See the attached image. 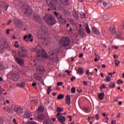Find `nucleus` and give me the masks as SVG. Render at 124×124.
Listing matches in <instances>:
<instances>
[{"label": "nucleus", "mask_w": 124, "mask_h": 124, "mask_svg": "<svg viewBox=\"0 0 124 124\" xmlns=\"http://www.w3.org/2000/svg\"><path fill=\"white\" fill-rule=\"evenodd\" d=\"M31 52L35 51L37 54V57L35 58V59L33 60V62H40L43 58L46 59H49L50 62H58V56L55 54V52L51 50L49 52L48 56L47 55L46 52L44 51V49H42L41 46L38 45L36 48H33L31 49Z\"/></svg>", "instance_id": "obj_1"}, {"label": "nucleus", "mask_w": 124, "mask_h": 124, "mask_svg": "<svg viewBox=\"0 0 124 124\" xmlns=\"http://www.w3.org/2000/svg\"><path fill=\"white\" fill-rule=\"evenodd\" d=\"M44 19L48 25L50 26H53L56 24V20L54 18V16H52L51 15L46 14L44 16Z\"/></svg>", "instance_id": "obj_2"}, {"label": "nucleus", "mask_w": 124, "mask_h": 124, "mask_svg": "<svg viewBox=\"0 0 124 124\" xmlns=\"http://www.w3.org/2000/svg\"><path fill=\"white\" fill-rule=\"evenodd\" d=\"M36 22H38L40 24H41V30L40 31H43L44 33H46L48 30H47V28L44 25V23H42V19L40 18L39 16L36 15L34 16Z\"/></svg>", "instance_id": "obj_3"}, {"label": "nucleus", "mask_w": 124, "mask_h": 124, "mask_svg": "<svg viewBox=\"0 0 124 124\" xmlns=\"http://www.w3.org/2000/svg\"><path fill=\"white\" fill-rule=\"evenodd\" d=\"M21 9L24 12L25 15L31 17V13H32V11L31 10V8H30L28 5L24 4L21 6Z\"/></svg>", "instance_id": "obj_4"}, {"label": "nucleus", "mask_w": 124, "mask_h": 124, "mask_svg": "<svg viewBox=\"0 0 124 124\" xmlns=\"http://www.w3.org/2000/svg\"><path fill=\"white\" fill-rule=\"evenodd\" d=\"M46 2L51 9L53 10H57L58 0H46Z\"/></svg>", "instance_id": "obj_5"}, {"label": "nucleus", "mask_w": 124, "mask_h": 124, "mask_svg": "<svg viewBox=\"0 0 124 124\" xmlns=\"http://www.w3.org/2000/svg\"><path fill=\"white\" fill-rule=\"evenodd\" d=\"M60 44L63 47L69 46V45L70 44V43L69 42V38L67 37H63L60 40Z\"/></svg>", "instance_id": "obj_6"}, {"label": "nucleus", "mask_w": 124, "mask_h": 124, "mask_svg": "<svg viewBox=\"0 0 124 124\" xmlns=\"http://www.w3.org/2000/svg\"><path fill=\"white\" fill-rule=\"evenodd\" d=\"M54 14L61 24H66V20H65V18L62 17L61 14H59L57 12H54Z\"/></svg>", "instance_id": "obj_7"}, {"label": "nucleus", "mask_w": 124, "mask_h": 124, "mask_svg": "<svg viewBox=\"0 0 124 124\" xmlns=\"http://www.w3.org/2000/svg\"><path fill=\"white\" fill-rule=\"evenodd\" d=\"M19 50L17 54L20 58H23L24 57H26L27 56V54H26V52L27 51V49L26 48L24 47H20L19 48Z\"/></svg>", "instance_id": "obj_8"}, {"label": "nucleus", "mask_w": 124, "mask_h": 124, "mask_svg": "<svg viewBox=\"0 0 124 124\" xmlns=\"http://www.w3.org/2000/svg\"><path fill=\"white\" fill-rule=\"evenodd\" d=\"M11 77L14 82H17L18 81L19 78H20V75L19 73L14 72L11 74Z\"/></svg>", "instance_id": "obj_9"}, {"label": "nucleus", "mask_w": 124, "mask_h": 124, "mask_svg": "<svg viewBox=\"0 0 124 124\" xmlns=\"http://www.w3.org/2000/svg\"><path fill=\"white\" fill-rule=\"evenodd\" d=\"M6 46H7V42L3 38L1 39L0 41V51L3 50Z\"/></svg>", "instance_id": "obj_10"}, {"label": "nucleus", "mask_w": 124, "mask_h": 124, "mask_svg": "<svg viewBox=\"0 0 124 124\" xmlns=\"http://www.w3.org/2000/svg\"><path fill=\"white\" fill-rule=\"evenodd\" d=\"M101 4H102V5H103L104 7H105L106 9L110 8V7H112V3H107L105 1H101Z\"/></svg>", "instance_id": "obj_11"}, {"label": "nucleus", "mask_w": 124, "mask_h": 124, "mask_svg": "<svg viewBox=\"0 0 124 124\" xmlns=\"http://www.w3.org/2000/svg\"><path fill=\"white\" fill-rule=\"evenodd\" d=\"M35 120H36V121H39V122L42 123L43 120H45V115L43 114L38 115Z\"/></svg>", "instance_id": "obj_12"}, {"label": "nucleus", "mask_w": 124, "mask_h": 124, "mask_svg": "<svg viewBox=\"0 0 124 124\" xmlns=\"http://www.w3.org/2000/svg\"><path fill=\"white\" fill-rule=\"evenodd\" d=\"M57 117L58 118V120L60 123H63V122H65V117L61 115L60 113H57Z\"/></svg>", "instance_id": "obj_13"}, {"label": "nucleus", "mask_w": 124, "mask_h": 124, "mask_svg": "<svg viewBox=\"0 0 124 124\" xmlns=\"http://www.w3.org/2000/svg\"><path fill=\"white\" fill-rule=\"evenodd\" d=\"M78 32L81 36H83V37L86 36V32H85V29H84V28H79Z\"/></svg>", "instance_id": "obj_14"}, {"label": "nucleus", "mask_w": 124, "mask_h": 124, "mask_svg": "<svg viewBox=\"0 0 124 124\" xmlns=\"http://www.w3.org/2000/svg\"><path fill=\"white\" fill-rule=\"evenodd\" d=\"M60 2L64 5H68L70 4V0H59Z\"/></svg>", "instance_id": "obj_15"}, {"label": "nucleus", "mask_w": 124, "mask_h": 124, "mask_svg": "<svg viewBox=\"0 0 124 124\" xmlns=\"http://www.w3.org/2000/svg\"><path fill=\"white\" fill-rule=\"evenodd\" d=\"M16 61L19 64H20V65H21V66H24V60L16 57Z\"/></svg>", "instance_id": "obj_16"}, {"label": "nucleus", "mask_w": 124, "mask_h": 124, "mask_svg": "<svg viewBox=\"0 0 124 124\" xmlns=\"http://www.w3.org/2000/svg\"><path fill=\"white\" fill-rule=\"evenodd\" d=\"M14 110L15 112H16V113H20L23 112V108H21L15 107Z\"/></svg>", "instance_id": "obj_17"}, {"label": "nucleus", "mask_w": 124, "mask_h": 124, "mask_svg": "<svg viewBox=\"0 0 124 124\" xmlns=\"http://www.w3.org/2000/svg\"><path fill=\"white\" fill-rule=\"evenodd\" d=\"M92 31L93 32L95 33V34H97L98 35H99V34H100L99 31H98V30H97V29H96L95 27L92 28Z\"/></svg>", "instance_id": "obj_18"}, {"label": "nucleus", "mask_w": 124, "mask_h": 124, "mask_svg": "<svg viewBox=\"0 0 124 124\" xmlns=\"http://www.w3.org/2000/svg\"><path fill=\"white\" fill-rule=\"evenodd\" d=\"M16 86L19 88H25V87L26 86V83L24 82H21L19 83H17Z\"/></svg>", "instance_id": "obj_19"}, {"label": "nucleus", "mask_w": 124, "mask_h": 124, "mask_svg": "<svg viewBox=\"0 0 124 124\" xmlns=\"http://www.w3.org/2000/svg\"><path fill=\"white\" fill-rule=\"evenodd\" d=\"M37 70L40 72H43L44 71V67L42 65H40L37 68Z\"/></svg>", "instance_id": "obj_20"}, {"label": "nucleus", "mask_w": 124, "mask_h": 124, "mask_svg": "<svg viewBox=\"0 0 124 124\" xmlns=\"http://www.w3.org/2000/svg\"><path fill=\"white\" fill-rule=\"evenodd\" d=\"M77 74L78 75H83L84 74V70L81 68H79L77 72Z\"/></svg>", "instance_id": "obj_21"}, {"label": "nucleus", "mask_w": 124, "mask_h": 124, "mask_svg": "<svg viewBox=\"0 0 124 124\" xmlns=\"http://www.w3.org/2000/svg\"><path fill=\"white\" fill-rule=\"evenodd\" d=\"M66 104L69 105L70 104V95H67L66 96V101H65Z\"/></svg>", "instance_id": "obj_22"}, {"label": "nucleus", "mask_w": 124, "mask_h": 124, "mask_svg": "<svg viewBox=\"0 0 124 124\" xmlns=\"http://www.w3.org/2000/svg\"><path fill=\"white\" fill-rule=\"evenodd\" d=\"M85 31L88 34H91V30L89 27V24L86 23V26L85 27Z\"/></svg>", "instance_id": "obj_23"}, {"label": "nucleus", "mask_w": 124, "mask_h": 124, "mask_svg": "<svg viewBox=\"0 0 124 124\" xmlns=\"http://www.w3.org/2000/svg\"><path fill=\"white\" fill-rule=\"evenodd\" d=\"M30 117H31V113L26 111L25 113V118H26V119H29Z\"/></svg>", "instance_id": "obj_24"}, {"label": "nucleus", "mask_w": 124, "mask_h": 124, "mask_svg": "<svg viewBox=\"0 0 124 124\" xmlns=\"http://www.w3.org/2000/svg\"><path fill=\"white\" fill-rule=\"evenodd\" d=\"M34 78L35 80H37V81H41V79H42L41 78V77L37 75L36 74L34 75Z\"/></svg>", "instance_id": "obj_25"}, {"label": "nucleus", "mask_w": 124, "mask_h": 124, "mask_svg": "<svg viewBox=\"0 0 124 124\" xmlns=\"http://www.w3.org/2000/svg\"><path fill=\"white\" fill-rule=\"evenodd\" d=\"M110 31L112 32V34H115V33H116V30L114 26H111L110 27Z\"/></svg>", "instance_id": "obj_26"}, {"label": "nucleus", "mask_w": 124, "mask_h": 124, "mask_svg": "<svg viewBox=\"0 0 124 124\" xmlns=\"http://www.w3.org/2000/svg\"><path fill=\"white\" fill-rule=\"evenodd\" d=\"M98 98L100 100H102L104 98V93H100L98 94Z\"/></svg>", "instance_id": "obj_27"}, {"label": "nucleus", "mask_w": 124, "mask_h": 124, "mask_svg": "<svg viewBox=\"0 0 124 124\" xmlns=\"http://www.w3.org/2000/svg\"><path fill=\"white\" fill-rule=\"evenodd\" d=\"M43 124H52L50 119H46L43 122Z\"/></svg>", "instance_id": "obj_28"}, {"label": "nucleus", "mask_w": 124, "mask_h": 124, "mask_svg": "<svg viewBox=\"0 0 124 124\" xmlns=\"http://www.w3.org/2000/svg\"><path fill=\"white\" fill-rule=\"evenodd\" d=\"M115 87H116V85L114 82L110 83L108 85V88H110V89H114Z\"/></svg>", "instance_id": "obj_29"}, {"label": "nucleus", "mask_w": 124, "mask_h": 124, "mask_svg": "<svg viewBox=\"0 0 124 124\" xmlns=\"http://www.w3.org/2000/svg\"><path fill=\"white\" fill-rule=\"evenodd\" d=\"M31 37V34H29L28 36L25 35L23 37V39L26 40L28 38V40H30Z\"/></svg>", "instance_id": "obj_30"}, {"label": "nucleus", "mask_w": 124, "mask_h": 124, "mask_svg": "<svg viewBox=\"0 0 124 124\" xmlns=\"http://www.w3.org/2000/svg\"><path fill=\"white\" fill-rule=\"evenodd\" d=\"M73 15L75 18H76V19H79V16H78V13H77V12H75L73 13Z\"/></svg>", "instance_id": "obj_31"}, {"label": "nucleus", "mask_w": 124, "mask_h": 124, "mask_svg": "<svg viewBox=\"0 0 124 124\" xmlns=\"http://www.w3.org/2000/svg\"><path fill=\"white\" fill-rule=\"evenodd\" d=\"M64 95H62V94H59L58 95V97H57V99H59V100H62L63 99Z\"/></svg>", "instance_id": "obj_32"}, {"label": "nucleus", "mask_w": 124, "mask_h": 124, "mask_svg": "<svg viewBox=\"0 0 124 124\" xmlns=\"http://www.w3.org/2000/svg\"><path fill=\"white\" fill-rule=\"evenodd\" d=\"M57 111L58 112V113H60L61 112H62L63 111V108H57Z\"/></svg>", "instance_id": "obj_33"}, {"label": "nucleus", "mask_w": 124, "mask_h": 124, "mask_svg": "<svg viewBox=\"0 0 124 124\" xmlns=\"http://www.w3.org/2000/svg\"><path fill=\"white\" fill-rule=\"evenodd\" d=\"M110 81H111V77H110L109 76H108L106 78V82H110Z\"/></svg>", "instance_id": "obj_34"}, {"label": "nucleus", "mask_w": 124, "mask_h": 124, "mask_svg": "<svg viewBox=\"0 0 124 124\" xmlns=\"http://www.w3.org/2000/svg\"><path fill=\"white\" fill-rule=\"evenodd\" d=\"M120 63H121V62L119 60H116L115 61V64L116 66H118Z\"/></svg>", "instance_id": "obj_35"}, {"label": "nucleus", "mask_w": 124, "mask_h": 124, "mask_svg": "<svg viewBox=\"0 0 124 124\" xmlns=\"http://www.w3.org/2000/svg\"><path fill=\"white\" fill-rule=\"evenodd\" d=\"M51 88H52V86H49L48 87L47 89V93L49 94V93H51V92H52V90H51Z\"/></svg>", "instance_id": "obj_36"}, {"label": "nucleus", "mask_w": 124, "mask_h": 124, "mask_svg": "<svg viewBox=\"0 0 124 124\" xmlns=\"http://www.w3.org/2000/svg\"><path fill=\"white\" fill-rule=\"evenodd\" d=\"M121 36H122V33H121V32H119L116 34L117 38L120 39Z\"/></svg>", "instance_id": "obj_37"}, {"label": "nucleus", "mask_w": 124, "mask_h": 124, "mask_svg": "<svg viewBox=\"0 0 124 124\" xmlns=\"http://www.w3.org/2000/svg\"><path fill=\"white\" fill-rule=\"evenodd\" d=\"M80 16H81V17L83 18V19H85V18H86V15L85 14V13H81L80 14Z\"/></svg>", "instance_id": "obj_38"}, {"label": "nucleus", "mask_w": 124, "mask_h": 124, "mask_svg": "<svg viewBox=\"0 0 124 124\" xmlns=\"http://www.w3.org/2000/svg\"><path fill=\"white\" fill-rule=\"evenodd\" d=\"M9 6V5H8V4L5 3H4V8H6V10H7V8H8Z\"/></svg>", "instance_id": "obj_39"}, {"label": "nucleus", "mask_w": 124, "mask_h": 124, "mask_svg": "<svg viewBox=\"0 0 124 124\" xmlns=\"http://www.w3.org/2000/svg\"><path fill=\"white\" fill-rule=\"evenodd\" d=\"M44 110V108H43V107H40L39 108V112H43Z\"/></svg>", "instance_id": "obj_40"}, {"label": "nucleus", "mask_w": 124, "mask_h": 124, "mask_svg": "<svg viewBox=\"0 0 124 124\" xmlns=\"http://www.w3.org/2000/svg\"><path fill=\"white\" fill-rule=\"evenodd\" d=\"M76 91V90L75 88L72 87L71 89V92L72 93H75Z\"/></svg>", "instance_id": "obj_41"}, {"label": "nucleus", "mask_w": 124, "mask_h": 124, "mask_svg": "<svg viewBox=\"0 0 124 124\" xmlns=\"http://www.w3.org/2000/svg\"><path fill=\"white\" fill-rule=\"evenodd\" d=\"M27 124H37V123L33 122H28L27 123Z\"/></svg>", "instance_id": "obj_42"}, {"label": "nucleus", "mask_w": 124, "mask_h": 124, "mask_svg": "<svg viewBox=\"0 0 124 124\" xmlns=\"http://www.w3.org/2000/svg\"><path fill=\"white\" fill-rule=\"evenodd\" d=\"M84 111L85 113H90V109L89 108H85Z\"/></svg>", "instance_id": "obj_43"}, {"label": "nucleus", "mask_w": 124, "mask_h": 124, "mask_svg": "<svg viewBox=\"0 0 124 124\" xmlns=\"http://www.w3.org/2000/svg\"><path fill=\"white\" fill-rule=\"evenodd\" d=\"M18 44V42L16 41L15 43V47H16V48H19V45Z\"/></svg>", "instance_id": "obj_44"}, {"label": "nucleus", "mask_w": 124, "mask_h": 124, "mask_svg": "<svg viewBox=\"0 0 124 124\" xmlns=\"http://www.w3.org/2000/svg\"><path fill=\"white\" fill-rule=\"evenodd\" d=\"M31 102H34V103L37 104L38 103V101L37 100H34L31 101Z\"/></svg>", "instance_id": "obj_45"}, {"label": "nucleus", "mask_w": 124, "mask_h": 124, "mask_svg": "<svg viewBox=\"0 0 124 124\" xmlns=\"http://www.w3.org/2000/svg\"><path fill=\"white\" fill-rule=\"evenodd\" d=\"M105 88H106V86L105 85V84H103L100 87V90H102V89H105Z\"/></svg>", "instance_id": "obj_46"}, {"label": "nucleus", "mask_w": 124, "mask_h": 124, "mask_svg": "<svg viewBox=\"0 0 124 124\" xmlns=\"http://www.w3.org/2000/svg\"><path fill=\"white\" fill-rule=\"evenodd\" d=\"M95 118L96 120H99V116L98 114H95Z\"/></svg>", "instance_id": "obj_47"}, {"label": "nucleus", "mask_w": 124, "mask_h": 124, "mask_svg": "<svg viewBox=\"0 0 124 124\" xmlns=\"http://www.w3.org/2000/svg\"><path fill=\"white\" fill-rule=\"evenodd\" d=\"M69 21L71 24H74V20L73 19H69Z\"/></svg>", "instance_id": "obj_48"}, {"label": "nucleus", "mask_w": 124, "mask_h": 124, "mask_svg": "<svg viewBox=\"0 0 124 124\" xmlns=\"http://www.w3.org/2000/svg\"><path fill=\"white\" fill-rule=\"evenodd\" d=\"M117 84H123V81H122L121 79H118V81H117Z\"/></svg>", "instance_id": "obj_49"}, {"label": "nucleus", "mask_w": 124, "mask_h": 124, "mask_svg": "<svg viewBox=\"0 0 124 124\" xmlns=\"http://www.w3.org/2000/svg\"><path fill=\"white\" fill-rule=\"evenodd\" d=\"M103 18L105 20H108V16H107V15H104Z\"/></svg>", "instance_id": "obj_50"}, {"label": "nucleus", "mask_w": 124, "mask_h": 124, "mask_svg": "<svg viewBox=\"0 0 124 124\" xmlns=\"http://www.w3.org/2000/svg\"><path fill=\"white\" fill-rule=\"evenodd\" d=\"M62 82H59L57 83L58 86H62Z\"/></svg>", "instance_id": "obj_51"}, {"label": "nucleus", "mask_w": 124, "mask_h": 124, "mask_svg": "<svg viewBox=\"0 0 124 124\" xmlns=\"http://www.w3.org/2000/svg\"><path fill=\"white\" fill-rule=\"evenodd\" d=\"M20 23H21V21H20L19 20H16V23L17 25H19V24H20Z\"/></svg>", "instance_id": "obj_52"}, {"label": "nucleus", "mask_w": 124, "mask_h": 124, "mask_svg": "<svg viewBox=\"0 0 124 124\" xmlns=\"http://www.w3.org/2000/svg\"><path fill=\"white\" fill-rule=\"evenodd\" d=\"M43 40H44V43H47V39L46 38H43Z\"/></svg>", "instance_id": "obj_53"}, {"label": "nucleus", "mask_w": 124, "mask_h": 124, "mask_svg": "<svg viewBox=\"0 0 124 124\" xmlns=\"http://www.w3.org/2000/svg\"><path fill=\"white\" fill-rule=\"evenodd\" d=\"M95 109H96V110L98 112H99V111H100V110L99 109V107H98V106H96L95 107Z\"/></svg>", "instance_id": "obj_54"}, {"label": "nucleus", "mask_w": 124, "mask_h": 124, "mask_svg": "<svg viewBox=\"0 0 124 124\" xmlns=\"http://www.w3.org/2000/svg\"><path fill=\"white\" fill-rule=\"evenodd\" d=\"M6 103H7V104H9L10 102H9V101L8 100H7L6 101V103H5V102L4 103V105H5V104H6Z\"/></svg>", "instance_id": "obj_55"}, {"label": "nucleus", "mask_w": 124, "mask_h": 124, "mask_svg": "<svg viewBox=\"0 0 124 124\" xmlns=\"http://www.w3.org/2000/svg\"><path fill=\"white\" fill-rule=\"evenodd\" d=\"M75 79H76L75 77H73L71 78V80L74 81V80H75Z\"/></svg>", "instance_id": "obj_56"}, {"label": "nucleus", "mask_w": 124, "mask_h": 124, "mask_svg": "<svg viewBox=\"0 0 124 124\" xmlns=\"http://www.w3.org/2000/svg\"><path fill=\"white\" fill-rule=\"evenodd\" d=\"M40 82H41V84H42V85H43L44 86V85H45L44 84V82L43 81V80L42 79L41 80H40Z\"/></svg>", "instance_id": "obj_57"}, {"label": "nucleus", "mask_w": 124, "mask_h": 124, "mask_svg": "<svg viewBox=\"0 0 124 124\" xmlns=\"http://www.w3.org/2000/svg\"><path fill=\"white\" fill-rule=\"evenodd\" d=\"M9 31H10V29L7 30H6V34H9Z\"/></svg>", "instance_id": "obj_58"}, {"label": "nucleus", "mask_w": 124, "mask_h": 124, "mask_svg": "<svg viewBox=\"0 0 124 124\" xmlns=\"http://www.w3.org/2000/svg\"><path fill=\"white\" fill-rule=\"evenodd\" d=\"M86 74L88 75V76L90 75V71H89V70L86 71Z\"/></svg>", "instance_id": "obj_59"}, {"label": "nucleus", "mask_w": 124, "mask_h": 124, "mask_svg": "<svg viewBox=\"0 0 124 124\" xmlns=\"http://www.w3.org/2000/svg\"><path fill=\"white\" fill-rule=\"evenodd\" d=\"M32 86L33 87H35L36 86V83H35V82L32 83Z\"/></svg>", "instance_id": "obj_60"}, {"label": "nucleus", "mask_w": 124, "mask_h": 124, "mask_svg": "<svg viewBox=\"0 0 124 124\" xmlns=\"http://www.w3.org/2000/svg\"><path fill=\"white\" fill-rule=\"evenodd\" d=\"M65 71H66L67 74H68V75H70V71H68V70H66Z\"/></svg>", "instance_id": "obj_61"}, {"label": "nucleus", "mask_w": 124, "mask_h": 124, "mask_svg": "<svg viewBox=\"0 0 124 124\" xmlns=\"http://www.w3.org/2000/svg\"><path fill=\"white\" fill-rule=\"evenodd\" d=\"M83 84L85 86H87V85H88L87 83V82H86V81H83Z\"/></svg>", "instance_id": "obj_62"}, {"label": "nucleus", "mask_w": 124, "mask_h": 124, "mask_svg": "<svg viewBox=\"0 0 124 124\" xmlns=\"http://www.w3.org/2000/svg\"><path fill=\"white\" fill-rule=\"evenodd\" d=\"M121 117V113H119L117 116H116V118H119Z\"/></svg>", "instance_id": "obj_63"}, {"label": "nucleus", "mask_w": 124, "mask_h": 124, "mask_svg": "<svg viewBox=\"0 0 124 124\" xmlns=\"http://www.w3.org/2000/svg\"><path fill=\"white\" fill-rule=\"evenodd\" d=\"M82 57H83V53H81L79 56V58H82Z\"/></svg>", "instance_id": "obj_64"}]
</instances>
